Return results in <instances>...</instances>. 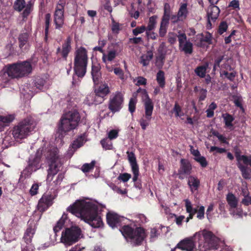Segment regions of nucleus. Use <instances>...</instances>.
Returning a JSON list of instances; mask_svg holds the SVG:
<instances>
[{
    "mask_svg": "<svg viewBox=\"0 0 251 251\" xmlns=\"http://www.w3.org/2000/svg\"><path fill=\"white\" fill-rule=\"evenodd\" d=\"M67 211L94 228H99L103 225L101 217L98 213V206L93 202L78 201L69 206Z\"/></svg>",
    "mask_w": 251,
    "mask_h": 251,
    "instance_id": "obj_1",
    "label": "nucleus"
},
{
    "mask_svg": "<svg viewBox=\"0 0 251 251\" xmlns=\"http://www.w3.org/2000/svg\"><path fill=\"white\" fill-rule=\"evenodd\" d=\"M49 165V169L47 170L48 175L47 182L50 183L53 179V177L56 175L60 170V168L62 166L63 163L61 158L59 155V150L57 148L49 145L47 147H43L40 148Z\"/></svg>",
    "mask_w": 251,
    "mask_h": 251,
    "instance_id": "obj_2",
    "label": "nucleus"
},
{
    "mask_svg": "<svg viewBox=\"0 0 251 251\" xmlns=\"http://www.w3.org/2000/svg\"><path fill=\"white\" fill-rule=\"evenodd\" d=\"M80 115L76 110H72L64 113L60 119L56 127V133L59 138L78 127L80 121Z\"/></svg>",
    "mask_w": 251,
    "mask_h": 251,
    "instance_id": "obj_3",
    "label": "nucleus"
},
{
    "mask_svg": "<svg viewBox=\"0 0 251 251\" xmlns=\"http://www.w3.org/2000/svg\"><path fill=\"white\" fill-rule=\"evenodd\" d=\"M4 73L11 78H21L27 76L32 72L31 63L28 61L17 62L9 64L3 69Z\"/></svg>",
    "mask_w": 251,
    "mask_h": 251,
    "instance_id": "obj_4",
    "label": "nucleus"
},
{
    "mask_svg": "<svg viewBox=\"0 0 251 251\" xmlns=\"http://www.w3.org/2000/svg\"><path fill=\"white\" fill-rule=\"evenodd\" d=\"M120 230L126 241L133 246L141 245L146 236L144 229L141 227L133 228L129 225H126Z\"/></svg>",
    "mask_w": 251,
    "mask_h": 251,
    "instance_id": "obj_5",
    "label": "nucleus"
},
{
    "mask_svg": "<svg viewBox=\"0 0 251 251\" xmlns=\"http://www.w3.org/2000/svg\"><path fill=\"white\" fill-rule=\"evenodd\" d=\"M36 122L31 116H28L20 121L12 129V135L15 139L25 138L33 130Z\"/></svg>",
    "mask_w": 251,
    "mask_h": 251,
    "instance_id": "obj_6",
    "label": "nucleus"
},
{
    "mask_svg": "<svg viewBox=\"0 0 251 251\" xmlns=\"http://www.w3.org/2000/svg\"><path fill=\"white\" fill-rule=\"evenodd\" d=\"M88 57L85 48L81 47L75 52L74 71L78 77L82 78L86 74Z\"/></svg>",
    "mask_w": 251,
    "mask_h": 251,
    "instance_id": "obj_7",
    "label": "nucleus"
},
{
    "mask_svg": "<svg viewBox=\"0 0 251 251\" xmlns=\"http://www.w3.org/2000/svg\"><path fill=\"white\" fill-rule=\"evenodd\" d=\"M83 235L82 231L77 226H72L69 228H66L61 234V242L65 246H71L77 242Z\"/></svg>",
    "mask_w": 251,
    "mask_h": 251,
    "instance_id": "obj_8",
    "label": "nucleus"
},
{
    "mask_svg": "<svg viewBox=\"0 0 251 251\" xmlns=\"http://www.w3.org/2000/svg\"><path fill=\"white\" fill-rule=\"evenodd\" d=\"M124 97L121 93L116 92L111 95L108 104V109L113 113L119 112L123 107Z\"/></svg>",
    "mask_w": 251,
    "mask_h": 251,
    "instance_id": "obj_9",
    "label": "nucleus"
},
{
    "mask_svg": "<svg viewBox=\"0 0 251 251\" xmlns=\"http://www.w3.org/2000/svg\"><path fill=\"white\" fill-rule=\"evenodd\" d=\"M201 236L203 237L204 241L208 244L209 247L216 248L218 246L219 238L211 231L204 229L196 232L194 237L200 239Z\"/></svg>",
    "mask_w": 251,
    "mask_h": 251,
    "instance_id": "obj_10",
    "label": "nucleus"
},
{
    "mask_svg": "<svg viewBox=\"0 0 251 251\" xmlns=\"http://www.w3.org/2000/svg\"><path fill=\"white\" fill-rule=\"evenodd\" d=\"M42 151L41 149H39L35 155H30L28 158V165L25 168L28 172L31 173L39 169L41 167L40 164Z\"/></svg>",
    "mask_w": 251,
    "mask_h": 251,
    "instance_id": "obj_11",
    "label": "nucleus"
},
{
    "mask_svg": "<svg viewBox=\"0 0 251 251\" xmlns=\"http://www.w3.org/2000/svg\"><path fill=\"white\" fill-rule=\"evenodd\" d=\"M54 196L51 194H44L39 200L37 205L38 210L43 213L53 204Z\"/></svg>",
    "mask_w": 251,
    "mask_h": 251,
    "instance_id": "obj_12",
    "label": "nucleus"
},
{
    "mask_svg": "<svg viewBox=\"0 0 251 251\" xmlns=\"http://www.w3.org/2000/svg\"><path fill=\"white\" fill-rule=\"evenodd\" d=\"M126 153L133 174L132 180L134 182H135L138 181V177L139 175V167L137 163L136 158L135 154L132 151H127Z\"/></svg>",
    "mask_w": 251,
    "mask_h": 251,
    "instance_id": "obj_13",
    "label": "nucleus"
},
{
    "mask_svg": "<svg viewBox=\"0 0 251 251\" xmlns=\"http://www.w3.org/2000/svg\"><path fill=\"white\" fill-rule=\"evenodd\" d=\"M193 239V237L186 238L180 241L175 248L172 249L171 251H176V249H179L182 251H193L196 248V245Z\"/></svg>",
    "mask_w": 251,
    "mask_h": 251,
    "instance_id": "obj_14",
    "label": "nucleus"
},
{
    "mask_svg": "<svg viewBox=\"0 0 251 251\" xmlns=\"http://www.w3.org/2000/svg\"><path fill=\"white\" fill-rule=\"evenodd\" d=\"M87 135L86 133L79 135L72 143L68 150V154L72 155L79 148L82 147L86 142Z\"/></svg>",
    "mask_w": 251,
    "mask_h": 251,
    "instance_id": "obj_15",
    "label": "nucleus"
},
{
    "mask_svg": "<svg viewBox=\"0 0 251 251\" xmlns=\"http://www.w3.org/2000/svg\"><path fill=\"white\" fill-rule=\"evenodd\" d=\"M207 25L211 26V21L215 22L219 17L220 10L215 5H210L207 11Z\"/></svg>",
    "mask_w": 251,
    "mask_h": 251,
    "instance_id": "obj_16",
    "label": "nucleus"
},
{
    "mask_svg": "<svg viewBox=\"0 0 251 251\" xmlns=\"http://www.w3.org/2000/svg\"><path fill=\"white\" fill-rule=\"evenodd\" d=\"M192 165L190 161L186 159H181L180 160V168L178 170V178L183 179V177L182 175H189L191 173Z\"/></svg>",
    "mask_w": 251,
    "mask_h": 251,
    "instance_id": "obj_17",
    "label": "nucleus"
},
{
    "mask_svg": "<svg viewBox=\"0 0 251 251\" xmlns=\"http://www.w3.org/2000/svg\"><path fill=\"white\" fill-rule=\"evenodd\" d=\"M121 219L122 218L115 213L108 212L107 213V223L112 228H114L120 226Z\"/></svg>",
    "mask_w": 251,
    "mask_h": 251,
    "instance_id": "obj_18",
    "label": "nucleus"
},
{
    "mask_svg": "<svg viewBox=\"0 0 251 251\" xmlns=\"http://www.w3.org/2000/svg\"><path fill=\"white\" fill-rule=\"evenodd\" d=\"M64 10L55 9L54 13V23L55 29H60L63 27L64 23Z\"/></svg>",
    "mask_w": 251,
    "mask_h": 251,
    "instance_id": "obj_19",
    "label": "nucleus"
},
{
    "mask_svg": "<svg viewBox=\"0 0 251 251\" xmlns=\"http://www.w3.org/2000/svg\"><path fill=\"white\" fill-rule=\"evenodd\" d=\"M104 100V97L94 93L87 96L85 100V102L89 105H97L103 102Z\"/></svg>",
    "mask_w": 251,
    "mask_h": 251,
    "instance_id": "obj_20",
    "label": "nucleus"
},
{
    "mask_svg": "<svg viewBox=\"0 0 251 251\" xmlns=\"http://www.w3.org/2000/svg\"><path fill=\"white\" fill-rule=\"evenodd\" d=\"M100 66L99 64H93L92 65L91 75L93 81L95 85H98L101 78V74L100 72Z\"/></svg>",
    "mask_w": 251,
    "mask_h": 251,
    "instance_id": "obj_21",
    "label": "nucleus"
},
{
    "mask_svg": "<svg viewBox=\"0 0 251 251\" xmlns=\"http://www.w3.org/2000/svg\"><path fill=\"white\" fill-rule=\"evenodd\" d=\"M188 185L190 188L191 192L194 193L197 191L200 186V181L196 176H190L188 179Z\"/></svg>",
    "mask_w": 251,
    "mask_h": 251,
    "instance_id": "obj_22",
    "label": "nucleus"
},
{
    "mask_svg": "<svg viewBox=\"0 0 251 251\" xmlns=\"http://www.w3.org/2000/svg\"><path fill=\"white\" fill-rule=\"evenodd\" d=\"M14 115H8L6 116L0 115V128L8 126L14 120Z\"/></svg>",
    "mask_w": 251,
    "mask_h": 251,
    "instance_id": "obj_23",
    "label": "nucleus"
},
{
    "mask_svg": "<svg viewBox=\"0 0 251 251\" xmlns=\"http://www.w3.org/2000/svg\"><path fill=\"white\" fill-rule=\"evenodd\" d=\"M110 89L107 84H103L94 89V93L98 94L103 97H105L110 93Z\"/></svg>",
    "mask_w": 251,
    "mask_h": 251,
    "instance_id": "obj_24",
    "label": "nucleus"
},
{
    "mask_svg": "<svg viewBox=\"0 0 251 251\" xmlns=\"http://www.w3.org/2000/svg\"><path fill=\"white\" fill-rule=\"evenodd\" d=\"M153 54L151 50H148L146 54L142 55L140 57L139 62L143 65V66H147L149 65L150 61L153 58Z\"/></svg>",
    "mask_w": 251,
    "mask_h": 251,
    "instance_id": "obj_25",
    "label": "nucleus"
},
{
    "mask_svg": "<svg viewBox=\"0 0 251 251\" xmlns=\"http://www.w3.org/2000/svg\"><path fill=\"white\" fill-rule=\"evenodd\" d=\"M237 166L241 172L244 178L247 179L251 178V169L243 165L240 162L237 163Z\"/></svg>",
    "mask_w": 251,
    "mask_h": 251,
    "instance_id": "obj_26",
    "label": "nucleus"
},
{
    "mask_svg": "<svg viewBox=\"0 0 251 251\" xmlns=\"http://www.w3.org/2000/svg\"><path fill=\"white\" fill-rule=\"evenodd\" d=\"M71 49V40L70 38H68L67 41L62 45V49L61 51V56L65 60H66Z\"/></svg>",
    "mask_w": 251,
    "mask_h": 251,
    "instance_id": "obj_27",
    "label": "nucleus"
},
{
    "mask_svg": "<svg viewBox=\"0 0 251 251\" xmlns=\"http://www.w3.org/2000/svg\"><path fill=\"white\" fill-rule=\"evenodd\" d=\"M226 200L230 208H235L237 207L238 201L235 195L232 193H229L227 194Z\"/></svg>",
    "mask_w": 251,
    "mask_h": 251,
    "instance_id": "obj_28",
    "label": "nucleus"
},
{
    "mask_svg": "<svg viewBox=\"0 0 251 251\" xmlns=\"http://www.w3.org/2000/svg\"><path fill=\"white\" fill-rule=\"evenodd\" d=\"M177 14L179 15V17H180L183 21L186 19L188 14L187 3L181 4Z\"/></svg>",
    "mask_w": 251,
    "mask_h": 251,
    "instance_id": "obj_29",
    "label": "nucleus"
},
{
    "mask_svg": "<svg viewBox=\"0 0 251 251\" xmlns=\"http://www.w3.org/2000/svg\"><path fill=\"white\" fill-rule=\"evenodd\" d=\"M143 102L145 106V115L151 116L154 106L152 100H148Z\"/></svg>",
    "mask_w": 251,
    "mask_h": 251,
    "instance_id": "obj_30",
    "label": "nucleus"
},
{
    "mask_svg": "<svg viewBox=\"0 0 251 251\" xmlns=\"http://www.w3.org/2000/svg\"><path fill=\"white\" fill-rule=\"evenodd\" d=\"M208 64L206 63L205 65L197 67L195 70V73L197 75L201 78L205 76L206 72L208 68Z\"/></svg>",
    "mask_w": 251,
    "mask_h": 251,
    "instance_id": "obj_31",
    "label": "nucleus"
},
{
    "mask_svg": "<svg viewBox=\"0 0 251 251\" xmlns=\"http://www.w3.org/2000/svg\"><path fill=\"white\" fill-rule=\"evenodd\" d=\"M156 81L159 86L163 88L165 85V73L162 70H159L156 74Z\"/></svg>",
    "mask_w": 251,
    "mask_h": 251,
    "instance_id": "obj_32",
    "label": "nucleus"
},
{
    "mask_svg": "<svg viewBox=\"0 0 251 251\" xmlns=\"http://www.w3.org/2000/svg\"><path fill=\"white\" fill-rule=\"evenodd\" d=\"M29 34L27 32H24L20 34L18 40L19 42V47L23 49L24 46L25 45L28 40Z\"/></svg>",
    "mask_w": 251,
    "mask_h": 251,
    "instance_id": "obj_33",
    "label": "nucleus"
},
{
    "mask_svg": "<svg viewBox=\"0 0 251 251\" xmlns=\"http://www.w3.org/2000/svg\"><path fill=\"white\" fill-rule=\"evenodd\" d=\"M34 234V230L31 227H28L24 234L23 239L26 244H28L31 242L32 238Z\"/></svg>",
    "mask_w": 251,
    "mask_h": 251,
    "instance_id": "obj_34",
    "label": "nucleus"
},
{
    "mask_svg": "<svg viewBox=\"0 0 251 251\" xmlns=\"http://www.w3.org/2000/svg\"><path fill=\"white\" fill-rule=\"evenodd\" d=\"M169 22V21L161 20L159 30V35L160 37H164L166 35Z\"/></svg>",
    "mask_w": 251,
    "mask_h": 251,
    "instance_id": "obj_35",
    "label": "nucleus"
},
{
    "mask_svg": "<svg viewBox=\"0 0 251 251\" xmlns=\"http://www.w3.org/2000/svg\"><path fill=\"white\" fill-rule=\"evenodd\" d=\"M201 37L200 39V43H198L197 45L198 47H203V42H206L208 44H211L212 43V36L210 34H207L205 36H203L201 34Z\"/></svg>",
    "mask_w": 251,
    "mask_h": 251,
    "instance_id": "obj_36",
    "label": "nucleus"
},
{
    "mask_svg": "<svg viewBox=\"0 0 251 251\" xmlns=\"http://www.w3.org/2000/svg\"><path fill=\"white\" fill-rule=\"evenodd\" d=\"M151 116H148L145 115V117H142L139 120V123L143 130L146 129L147 127L150 124Z\"/></svg>",
    "mask_w": 251,
    "mask_h": 251,
    "instance_id": "obj_37",
    "label": "nucleus"
},
{
    "mask_svg": "<svg viewBox=\"0 0 251 251\" xmlns=\"http://www.w3.org/2000/svg\"><path fill=\"white\" fill-rule=\"evenodd\" d=\"M67 215L64 214L60 219L57 222L56 226L53 227V230L55 233H56L62 228L65 223V220L67 219Z\"/></svg>",
    "mask_w": 251,
    "mask_h": 251,
    "instance_id": "obj_38",
    "label": "nucleus"
},
{
    "mask_svg": "<svg viewBox=\"0 0 251 251\" xmlns=\"http://www.w3.org/2000/svg\"><path fill=\"white\" fill-rule=\"evenodd\" d=\"M136 94H133V97L131 98L130 99L129 103H128V110L132 114L135 110L136 108V104L137 103V100L136 99Z\"/></svg>",
    "mask_w": 251,
    "mask_h": 251,
    "instance_id": "obj_39",
    "label": "nucleus"
},
{
    "mask_svg": "<svg viewBox=\"0 0 251 251\" xmlns=\"http://www.w3.org/2000/svg\"><path fill=\"white\" fill-rule=\"evenodd\" d=\"M25 7V0H16L13 5L14 10L18 12H21Z\"/></svg>",
    "mask_w": 251,
    "mask_h": 251,
    "instance_id": "obj_40",
    "label": "nucleus"
},
{
    "mask_svg": "<svg viewBox=\"0 0 251 251\" xmlns=\"http://www.w3.org/2000/svg\"><path fill=\"white\" fill-rule=\"evenodd\" d=\"M181 50L185 54H191L193 52V44L189 41H186L183 46L181 47Z\"/></svg>",
    "mask_w": 251,
    "mask_h": 251,
    "instance_id": "obj_41",
    "label": "nucleus"
},
{
    "mask_svg": "<svg viewBox=\"0 0 251 251\" xmlns=\"http://www.w3.org/2000/svg\"><path fill=\"white\" fill-rule=\"evenodd\" d=\"M157 18V16L156 15L152 16L150 18L149 23L146 27V30H152L154 29L156 24Z\"/></svg>",
    "mask_w": 251,
    "mask_h": 251,
    "instance_id": "obj_42",
    "label": "nucleus"
},
{
    "mask_svg": "<svg viewBox=\"0 0 251 251\" xmlns=\"http://www.w3.org/2000/svg\"><path fill=\"white\" fill-rule=\"evenodd\" d=\"M170 12V6L169 4L165 3L164 5V14L161 20L169 21Z\"/></svg>",
    "mask_w": 251,
    "mask_h": 251,
    "instance_id": "obj_43",
    "label": "nucleus"
},
{
    "mask_svg": "<svg viewBox=\"0 0 251 251\" xmlns=\"http://www.w3.org/2000/svg\"><path fill=\"white\" fill-rule=\"evenodd\" d=\"M51 15L47 13L45 15V34H49V27L50 25Z\"/></svg>",
    "mask_w": 251,
    "mask_h": 251,
    "instance_id": "obj_44",
    "label": "nucleus"
},
{
    "mask_svg": "<svg viewBox=\"0 0 251 251\" xmlns=\"http://www.w3.org/2000/svg\"><path fill=\"white\" fill-rule=\"evenodd\" d=\"M100 143L103 149L105 150H111L112 149V143L111 141L108 138L103 139L100 141Z\"/></svg>",
    "mask_w": 251,
    "mask_h": 251,
    "instance_id": "obj_45",
    "label": "nucleus"
},
{
    "mask_svg": "<svg viewBox=\"0 0 251 251\" xmlns=\"http://www.w3.org/2000/svg\"><path fill=\"white\" fill-rule=\"evenodd\" d=\"M166 54H158L156 57L155 64L159 69H162L164 64Z\"/></svg>",
    "mask_w": 251,
    "mask_h": 251,
    "instance_id": "obj_46",
    "label": "nucleus"
},
{
    "mask_svg": "<svg viewBox=\"0 0 251 251\" xmlns=\"http://www.w3.org/2000/svg\"><path fill=\"white\" fill-rule=\"evenodd\" d=\"M45 82L46 81L44 79L40 76H38L35 79L34 84L37 89L39 90H43Z\"/></svg>",
    "mask_w": 251,
    "mask_h": 251,
    "instance_id": "obj_47",
    "label": "nucleus"
},
{
    "mask_svg": "<svg viewBox=\"0 0 251 251\" xmlns=\"http://www.w3.org/2000/svg\"><path fill=\"white\" fill-rule=\"evenodd\" d=\"M137 94L140 93L141 95L142 100L143 102L145 101H147L148 100H151L149 96L147 91L145 89H143L141 88H139L137 91Z\"/></svg>",
    "mask_w": 251,
    "mask_h": 251,
    "instance_id": "obj_48",
    "label": "nucleus"
},
{
    "mask_svg": "<svg viewBox=\"0 0 251 251\" xmlns=\"http://www.w3.org/2000/svg\"><path fill=\"white\" fill-rule=\"evenodd\" d=\"M95 164V161H92L90 163H85L82 166L81 170L84 173L89 172L94 168Z\"/></svg>",
    "mask_w": 251,
    "mask_h": 251,
    "instance_id": "obj_49",
    "label": "nucleus"
},
{
    "mask_svg": "<svg viewBox=\"0 0 251 251\" xmlns=\"http://www.w3.org/2000/svg\"><path fill=\"white\" fill-rule=\"evenodd\" d=\"M225 125L226 126H233L232 122L234 120V118L229 114H226L225 115H223Z\"/></svg>",
    "mask_w": 251,
    "mask_h": 251,
    "instance_id": "obj_50",
    "label": "nucleus"
},
{
    "mask_svg": "<svg viewBox=\"0 0 251 251\" xmlns=\"http://www.w3.org/2000/svg\"><path fill=\"white\" fill-rule=\"evenodd\" d=\"M194 160L199 163L201 166L203 168L206 167L208 165L206 158L201 155H200L197 158H194Z\"/></svg>",
    "mask_w": 251,
    "mask_h": 251,
    "instance_id": "obj_51",
    "label": "nucleus"
},
{
    "mask_svg": "<svg viewBox=\"0 0 251 251\" xmlns=\"http://www.w3.org/2000/svg\"><path fill=\"white\" fill-rule=\"evenodd\" d=\"M186 210L187 213L194 212V211L197 212V210L196 209H194L192 207V204L190 201L188 199H186L184 200Z\"/></svg>",
    "mask_w": 251,
    "mask_h": 251,
    "instance_id": "obj_52",
    "label": "nucleus"
},
{
    "mask_svg": "<svg viewBox=\"0 0 251 251\" xmlns=\"http://www.w3.org/2000/svg\"><path fill=\"white\" fill-rule=\"evenodd\" d=\"M146 26L145 25H142L141 26H138L132 30L133 34L134 36H137L139 34L143 33L144 31H146Z\"/></svg>",
    "mask_w": 251,
    "mask_h": 251,
    "instance_id": "obj_53",
    "label": "nucleus"
},
{
    "mask_svg": "<svg viewBox=\"0 0 251 251\" xmlns=\"http://www.w3.org/2000/svg\"><path fill=\"white\" fill-rule=\"evenodd\" d=\"M131 177L130 174L125 173L121 174L118 177V179L122 180L124 182L127 181Z\"/></svg>",
    "mask_w": 251,
    "mask_h": 251,
    "instance_id": "obj_54",
    "label": "nucleus"
},
{
    "mask_svg": "<svg viewBox=\"0 0 251 251\" xmlns=\"http://www.w3.org/2000/svg\"><path fill=\"white\" fill-rule=\"evenodd\" d=\"M120 24L116 22L114 19H112V27L111 30L114 33H118L120 31Z\"/></svg>",
    "mask_w": 251,
    "mask_h": 251,
    "instance_id": "obj_55",
    "label": "nucleus"
},
{
    "mask_svg": "<svg viewBox=\"0 0 251 251\" xmlns=\"http://www.w3.org/2000/svg\"><path fill=\"white\" fill-rule=\"evenodd\" d=\"M227 27L228 26L226 22L223 21L221 22L219 26V33L222 34L226 31Z\"/></svg>",
    "mask_w": 251,
    "mask_h": 251,
    "instance_id": "obj_56",
    "label": "nucleus"
},
{
    "mask_svg": "<svg viewBox=\"0 0 251 251\" xmlns=\"http://www.w3.org/2000/svg\"><path fill=\"white\" fill-rule=\"evenodd\" d=\"M177 37V35L176 33L173 32H169L168 35V42L171 44H174L176 43Z\"/></svg>",
    "mask_w": 251,
    "mask_h": 251,
    "instance_id": "obj_57",
    "label": "nucleus"
},
{
    "mask_svg": "<svg viewBox=\"0 0 251 251\" xmlns=\"http://www.w3.org/2000/svg\"><path fill=\"white\" fill-rule=\"evenodd\" d=\"M222 74L225 75L226 77L230 81H233L236 76V73L235 72L228 73L226 71H223L222 72Z\"/></svg>",
    "mask_w": 251,
    "mask_h": 251,
    "instance_id": "obj_58",
    "label": "nucleus"
},
{
    "mask_svg": "<svg viewBox=\"0 0 251 251\" xmlns=\"http://www.w3.org/2000/svg\"><path fill=\"white\" fill-rule=\"evenodd\" d=\"M173 111L175 113L176 117H180L182 115L180 114V112H181V108L177 102H176L173 109Z\"/></svg>",
    "mask_w": 251,
    "mask_h": 251,
    "instance_id": "obj_59",
    "label": "nucleus"
},
{
    "mask_svg": "<svg viewBox=\"0 0 251 251\" xmlns=\"http://www.w3.org/2000/svg\"><path fill=\"white\" fill-rule=\"evenodd\" d=\"M234 151L235 153V156L236 158L238 161V162H240L241 158V151L239 147L237 146L234 147Z\"/></svg>",
    "mask_w": 251,
    "mask_h": 251,
    "instance_id": "obj_60",
    "label": "nucleus"
},
{
    "mask_svg": "<svg viewBox=\"0 0 251 251\" xmlns=\"http://www.w3.org/2000/svg\"><path fill=\"white\" fill-rule=\"evenodd\" d=\"M114 73L115 75L119 76L121 79L124 80L125 79L123 71L120 68H114Z\"/></svg>",
    "mask_w": 251,
    "mask_h": 251,
    "instance_id": "obj_61",
    "label": "nucleus"
},
{
    "mask_svg": "<svg viewBox=\"0 0 251 251\" xmlns=\"http://www.w3.org/2000/svg\"><path fill=\"white\" fill-rule=\"evenodd\" d=\"M118 136V131L117 130L113 129L108 133V139L110 140L116 138Z\"/></svg>",
    "mask_w": 251,
    "mask_h": 251,
    "instance_id": "obj_62",
    "label": "nucleus"
},
{
    "mask_svg": "<svg viewBox=\"0 0 251 251\" xmlns=\"http://www.w3.org/2000/svg\"><path fill=\"white\" fill-rule=\"evenodd\" d=\"M177 37L178 38L179 48H181L184 42L186 41V35L185 33H181L177 36Z\"/></svg>",
    "mask_w": 251,
    "mask_h": 251,
    "instance_id": "obj_63",
    "label": "nucleus"
},
{
    "mask_svg": "<svg viewBox=\"0 0 251 251\" xmlns=\"http://www.w3.org/2000/svg\"><path fill=\"white\" fill-rule=\"evenodd\" d=\"M243 161L244 164L250 165L251 167V158L245 155H242L241 158V161Z\"/></svg>",
    "mask_w": 251,
    "mask_h": 251,
    "instance_id": "obj_64",
    "label": "nucleus"
}]
</instances>
